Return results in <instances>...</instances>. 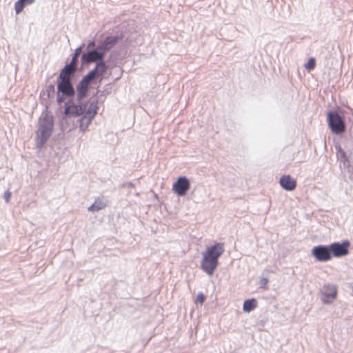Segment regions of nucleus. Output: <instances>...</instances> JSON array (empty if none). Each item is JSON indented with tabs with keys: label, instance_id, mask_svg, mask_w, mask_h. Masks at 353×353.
Instances as JSON below:
<instances>
[{
	"label": "nucleus",
	"instance_id": "1",
	"mask_svg": "<svg viewBox=\"0 0 353 353\" xmlns=\"http://www.w3.org/2000/svg\"><path fill=\"white\" fill-rule=\"evenodd\" d=\"M105 53L100 50L98 45L94 49L88 50L82 54L81 62L83 65L95 63L93 69L89 71L77 85V100L82 101L88 94L91 83L102 76L108 69V65L104 60Z\"/></svg>",
	"mask_w": 353,
	"mask_h": 353
},
{
	"label": "nucleus",
	"instance_id": "2",
	"mask_svg": "<svg viewBox=\"0 0 353 353\" xmlns=\"http://www.w3.org/2000/svg\"><path fill=\"white\" fill-rule=\"evenodd\" d=\"M223 252V243H216L209 247L203 253L201 262V269L208 275H212L218 265L219 258Z\"/></svg>",
	"mask_w": 353,
	"mask_h": 353
},
{
	"label": "nucleus",
	"instance_id": "3",
	"mask_svg": "<svg viewBox=\"0 0 353 353\" xmlns=\"http://www.w3.org/2000/svg\"><path fill=\"white\" fill-rule=\"evenodd\" d=\"M54 127V118L50 112H43L39 119L38 128L36 132V145L42 148L51 136Z\"/></svg>",
	"mask_w": 353,
	"mask_h": 353
},
{
	"label": "nucleus",
	"instance_id": "4",
	"mask_svg": "<svg viewBox=\"0 0 353 353\" xmlns=\"http://www.w3.org/2000/svg\"><path fill=\"white\" fill-rule=\"evenodd\" d=\"M89 106L88 110L82 114L81 117L78 120L79 123V130L82 132L87 131L92 121L94 118L98 110V100L95 98H90L89 100Z\"/></svg>",
	"mask_w": 353,
	"mask_h": 353
},
{
	"label": "nucleus",
	"instance_id": "5",
	"mask_svg": "<svg viewBox=\"0 0 353 353\" xmlns=\"http://www.w3.org/2000/svg\"><path fill=\"white\" fill-rule=\"evenodd\" d=\"M75 95V89L71 80H59L57 79V97L58 103L65 101L67 98L70 99Z\"/></svg>",
	"mask_w": 353,
	"mask_h": 353
},
{
	"label": "nucleus",
	"instance_id": "6",
	"mask_svg": "<svg viewBox=\"0 0 353 353\" xmlns=\"http://www.w3.org/2000/svg\"><path fill=\"white\" fill-rule=\"evenodd\" d=\"M327 120L328 123V126L333 133L336 134H340L345 132V122L343 118L337 112H328Z\"/></svg>",
	"mask_w": 353,
	"mask_h": 353
},
{
	"label": "nucleus",
	"instance_id": "7",
	"mask_svg": "<svg viewBox=\"0 0 353 353\" xmlns=\"http://www.w3.org/2000/svg\"><path fill=\"white\" fill-rule=\"evenodd\" d=\"M78 101L79 104L74 103L73 100L70 99L65 103L64 114L67 117H79L84 114L88 110L89 106V101L87 103H81Z\"/></svg>",
	"mask_w": 353,
	"mask_h": 353
},
{
	"label": "nucleus",
	"instance_id": "8",
	"mask_svg": "<svg viewBox=\"0 0 353 353\" xmlns=\"http://www.w3.org/2000/svg\"><path fill=\"white\" fill-rule=\"evenodd\" d=\"M338 287L334 283H325L321 289V299L324 304L332 303L336 298Z\"/></svg>",
	"mask_w": 353,
	"mask_h": 353
},
{
	"label": "nucleus",
	"instance_id": "9",
	"mask_svg": "<svg viewBox=\"0 0 353 353\" xmlns=\"http://www.w3.org/2000/svg\"><path fill=\"white\" fill-rule=\"evenodd\" d=\"M311 254L319 262L328 261L332 258L330 245H319L314 246L311 250Z\"/></svg>",
	"mask_w": 353,
	"mask_h": 353
},
{
	"label": "nucleus",
	"instance_id": "10",
	"mask_svg": "<svg viewBox=\"0 0 353 353\" xmlns=\"http://www.w3.org/2000/svg\"><path fill=\"white\" fill-rule=\"evenodd\" d=\"M350 243L347 240H344L341 243L334 242L330 244L332 256L339 258L345 256L349 253V247Z\"/></svg>",
	"mask_w": 353,
	"mask_h": 353
},
{
	"label": "nucleus",
	"instance_id": "11",
	"mask_svg": "<svg viewBox=\"0 0 353 353\" xmlns=\"http://www.w3.org/2000/svg\"><path fill=\"white\" fill-rule=\"evenodd\" d=\"M190 183L189 179L185 176H179L173 184L172 189L179 196H184L190 189Z\"/></svg>",
	"mask_w": 353,
	"mask_h": 353
},
{
	"label": "nucleus",
	"instance_id": "12",
	"mask_svg": "<svg viewBox=\"0 0 353 353\" xmlns=\"http://www.w3.org/2000/svg\"><path fill=\"white\" fill-rule=\"evenodd\" d=\"M121 39V36H108L99 44L100 50H102L105 54L109 52Z\"/></svg>",
	"mask_w": 353,
	"mask_h": 353
},
{
	"label": "nucleus",
	"instance_id": "13",
	"mask_svg": "<svg viewBox=\"0 0 353 353\" xmlns=\"http://www.w3.org/2000/svg\"><path fill=\"white\" fill-rule=\"evenodd\" d=\"M77 70V67L71 65L70 63H67L61 69L57 79L72 81V77H74Z\"/></svg>",
	"mask_w": 353,
	"mask_h": 353
},
{
	"label": "nucleus",
	"instance_id": "14",
	"mask_svg": "<svg viewBox=\"0 0 353 353\" xmlns=\"http://www.w3.org/2000/svg\"><path fill=\"white\" fill-rule=\"evenodd\" d=\"M279 183L281 186L287 191H292L296 186V181L290 175H283L281 176Z\"/></svg>",
	"mask_w": 353,
	"mask_h": 353
},
{
	"label": "nucleus",
	"instance_id": "15",
	"mask_svg": "<svg viewBox=\"0 0 353 353\" xmlns=\"http://www.w3.org/2000/svg\"><path fill=\"white\" fill-rule=\"evenodd\" d=\"M347 164H344L343 169H346L348 174V179L353 183V149L347 156Z\"/></svg>",
	"mask_w": 353,
	"mask_h": 353
},
{
	"label": "nucleus",
	"instance_id": "16",
	"mask_svg": "<svg viewBox=\"0 0 353 353\" xmlns=\"http://www.w3.org/2000/svg\"><path fill=\"white\" fill-rule=\"evenodd\" d=\"M335 148H336V151L337 158H338V159L340 161V165L339 166H340L341 169L342 170L343 165L348 163L347 159V154L341 148V147L340 145H336Z\"/></svg>",
	"mask_w": 353,
	"mask_h": 353
},
{
	"label": "nucleus",
	"instance_id": "17",
	"mask_svg": "<svg viewBox=\"0 0 353 353\" xmlns=\"http://www.w3.org/2000/svg\"><path fill=\"white\" fill-rule=\"evenodd\" d=\"M335 148H336V151L337 158H338V159L340 161V165L339 166H340L341 169L342 170L343 165L348 163L347 159V154L341 148V147L340 145H336Z\"/></svg>",
	"mask_w": 353,
	"mask_h": 353
},
{
	"label": "nucleus",
	"instance_id": "18",
	"mask_svg": "<svg viewBox=\"0 0 353 353\" xmlns=\"http://www.w3.org/2000/svg\"><path fill=\"white\" fill-rule=\"evenodd\" d=\"M257 307V301L255 299H247L243 305V310L245 312H250Z\"/></svg>",
	"mask_w": 353,
	"mask_h": 353
},
{
	"label": "nucleus",
	"instance_id": "19",
	"mask_svg": "<svg viewBox=\"0 0 353 353\" xmlns=\"http://www.w3.org/2000/svg\"><path fill=\"white\" fill-rule=\"evenodd\" d=\"M83 46H84V44H82L81 46H80L79 47H78L75 49L74 52L73 53V54L72 56V59L69 63L71 65H73V66H75L77 68L78 58L82 52Z\"/></svg>",
	"mask_w": 353,
	"mask_h": 353
},
{
	"label": "nucleus",
	"instance_id": "20",
	"mask_svg": "<svg viewBox=\"0 0 353 353\" xmlns=\"http://www.w3.org/2000/svg\"><path fill=\"white\" fill-rule=\"evenodd\" d=\"M105 207V204L99 199L96 200L88 208L90 212H98Z\"/></svg>",
	"mask_w": 353,
	"mask_h": 353
},
{
	"label": "nucleus",
	"instance_id": "21",
	"mask_svg": "<svg viewBox=\"0 0 353 353\" xmlns=\"http://www.w3.org/2000/svg\"><path fill=\"white\" fill-rule=\"evenodd\" d=\"M55 94V87L54 85H49L46 87L45 90L41 92V95L46 97L48 99L53 98Z\"/></svg>",
	"mask_w": 353,
	"mask_h": 353
},
{
	"label": "nucleus",
	"instance_id": "22",
	"mask_svg": "<svg viewBox=\"0 0 353 353\" xmlns=\"http://www.w3.org/2000/svg\"><path fill=\"white\" fill-rule=\"evenodd\" d=\"M26 3H23V1L21 0H18L15 3H14V10H15V12L17 14H19L24 8V7L26 6Z\"/></svg>",
	"mask_w": 353,
	"mask_h": 353
},
{
	"label": "nucleus",
	"instance_id": "23",
	"mask_svg": "<svg viewBox=\"0 0 353 353\" xmlns=\"http://www.w3.org/2000/svg\"><path fill=\"white\" fill-rule=\"evenodd\" d=\"M316 61L314 57H311L308 59L307 62L305 64V68L310 71L315 68Z\"/></svg>",
	"mask_w": 353,
	"mask_h": 353
},
{
	"label": "nucleus",
	"instance_id": "24",
	"mask_svg": "<svg viewBox=\"0 0 353 353\" xmlns=\"http://www.w3.org/2000/svg\"><path fill=\"white\" fill-rule=\"evenodd\" d=\"M268 283V279L265 277H263L259 281V286L261 288H265Z\"/></svg>",
	"mask_w": 353,
	"mask_h": 353
},
{
	"label": "nucleus",
	"instance_id": "25",
	"mask_svg": "<svg viewBox=\"0 0 353 353\" xmlns=\"http://www.w3.org/2000/svg\"><path fill=\"white\" fill-rule=\"evenodd\" d=\"M205 296L202 294V293H200L197 295L196 296V301L201 304L203 303V302L205 301Z\"/></svg>",
	"mask_w": 353,
	"mask_h": 353
},
{
	"label": "nucleus",
	"instance_id": "26",
	"mask_svg": "<svg viewBox=\"0 0 353 353\" xmlns=\"http://www.w3.org/2000/svg\"><path fill=\"white\" fill-rule=\"evenodd\" d=\"M96 46V42L94 40L90 41L87 45V49L90 50L92 49H94Z\"/></svg>",
	"mask_w": 353,
	"mask_h": 353
},
{
	"label": "nucleus",
	"instance_id": "27",
	"mask_svg": "<svg viewBox=\"0 0 353 353\" xmlns=\"http://www.w3.org/2000/svg\"><path fill=\"white\" fill-rule=\"evenodd\" d=\"M4 199L6 203H9L10 197H11V192L10 191H6L4 193Z\"/></svg>",
	"mask_w": 353,
	"mask_h": 353
},
{
	"label": "nucleus",
	"instance_id": "28",
	"mask_svg": "<svg viewBox=\"0 0 353 353\" xmlns=\"http://www.w3.org/2000/svg\"><path fill=\"white\" fill-rule=\"evenodd\" d=\"M97 94H99V96H101L103 94V92H101L100 90H97Z\"/></svg>",
	"mask_w": 353,
	"mask_h": 353
}]
</instances>
